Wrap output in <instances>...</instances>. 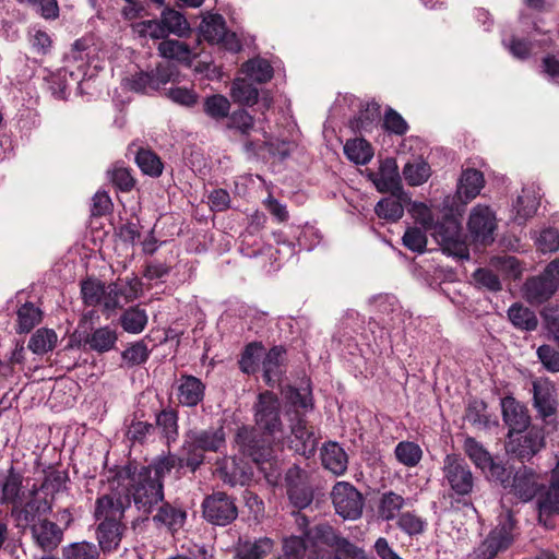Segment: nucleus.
<instances>
[{"instance_id":"nucleus-1","label":"nucleus","mask_w":559,"mask_h":559,"mask_svg":"<svg viewBox=\"0 0 559 559\" xmlns=\"http://www.w3.org/2000/svg\"><path fill=\"white\" fill-rule=\"evenodd\" d=\"M141 293L142 282L135 275L118 278L108 285L92 277L81 282L83 304L88 307L102 306L103 313L107 318L139 298Z\"/></svg>"},{"instance_id":"nucleus-2","label":"nucleus","mask_w":559,"mask_h":559,"mask_svg":"<svg viewBox=\"0 0 559 559\" xmlns=\"http://www.w3.org/2000/svg\"><path fill=\"white\" fill-rule=\"evenodd\" d=\"M227 449L225 420L205 429L185 432L180 451L186 455L187 471L195 473L205 462V453H224Z\"/></svg>"},{"instance_id":"nucleus-3","label":"nucleus","mask_w":559,"mask_h":559,"mask_svg":"<svg viewBox=\"0 0 559 559\" xmlns=\"http://www.w3.org/2000/svg\"><path fill=\"white\" fill-rule=\"evenodd\" d=\"M309 555L306 559H364L362 550L358 549L347 538L328 523L310 527Z\"/></svg>"},{"instance_id":"nucleus-4","label":"nucleus","mask_w":559,"mask_h":559,"mask_svg":"<svg viewBox=\"0 0 559 559\" xmlns=\"http://www.w3.org/2000/svg\"><path fill=\"white\" fill-rule=\"evenodd\" d=\"M118 476L130 479L128 495L132 497L139 511L150 514L159 502H163L164 484L153 480L147 469L132 471L131 466H126Z\"/></svg>"},{"instance_id":"nucleus-5","label":"nucleus","mask_w":559,"mask_h":559,"mask_svg":"<svg viewBox=\"0 0 559 559\" xmlns=\"http://www.w3.org/2000/svg\"><path fill=\"white\" fill-rule=\"evenodd\" d=\"M442 486L448 488V497L457 503L466 504L473 492L475 478L471 466L459 454H447L441 467Z\"/></svg>"},{"instance_id":"nucleus-6","label":"nucleus","mask_w":559,"mask_h":559,"mask_svg":"<svg viewBox=\"0 0 559 559\" xmlns=\"http://www.w3.org/2000/svg\"><path fill=\"white\" fill-rule=\"evenodd\" d=\"M282 403L278 396L272 391H264L258 395L253 405V417L257 428L265 436L273 439L283 433V421L281 417Z\"/></svg>"},{"instance_id":"nucleus-7","label":"nucleus","mask_w":559,"mask_h":559,"mask_svg":"<svg viewBox=\"0 0 559 559\" xmlns=\"http://www.w3.org/2000/svg\"><path fill=\"white\" fill-rule=\"evenodd\" d=\"M51 509V503L46 498L39 497L37 486L33 485L26 500L19 501L11 508L10 516L16 527L31 530L33 525H37L44 518H47Z\"/></svg>"},{"instance_id":"nucleus-8","label":"nucleus","mask_w":559,"mask_h":559,"mask_svg":"<svg viewBox=\"0 0 559 559\" xmlns=\"http://www.w3.org/2000/svg\"><path fill=\"white\" fill-rule=\"evenodd\" d=\"M335 513L343 520L356 521L365 508L364 495L349 481H336L330 492Z\"/></svg>"},{"instance_id":"nucleus-9","label":"nucleus","mask_w":559,"mask_h":559,"mask_svg":"<svg viewBox=\"0 0 559 559\" xmlns=\"http://www.w3.org/2000/svg\"><path fill=\"white\" fill-rule=\"evenodd\" d=\"M270 436L253 426L241 425L237 428L234 442L238 451L254 463L267 461L272 455Z\"/></svg>"},{"instance_id":"nucleus-10","label":"nucleus","mask_w":559,"mask_h":559,"mask_svg":"<svg viewBox=\"0 0 559 559\" xmlns=\"http://www.w3.org/2000/svg\"><path fill=\"white\" fill-rule=\"evenodd\" d=\"M202 512L209 523L218 526H226L238 516L234 499L222 491L205 497L202 502Z\"/></svg>"},{"instance_id":"nucleus-11","label":"nucleus","mask_w":559,"mask_h":559,"mask_svg":"<svg viewBox=\"0 0 559 559\" xmlns=\"http://www.w3.org/2000/svg\"><path fill=\"white\" fill-rule=\"evenodd\" d=\"M130 506L129 495L111 491L96 499L94 518L98 523L126 524L124 512Z\"/></svg>"},{"instance_id":"nucleus-12","label":"nucleus","mask_w":559,"mask_h":559,"mask_svg":"<svg viewBox=\"0 0 559 559\" xmlns=\"http://www.w3.org/2000/svg\"><path fill=\"white\" fill-rule=\"evenodd\" d=\"M532 392L533 406L538 417L547 425L555 424L559 403L554 383L546 378H539L533 381Z\"/></svg>"},{"instance_id":"nucleus-13","label":"nucleus","mask_w":559,"mask_h":559,"mask_svg":"<svg viewBox=\"0 0 559 559\" xmlns=\"http://www.w3.org/2000/svg\"><path fill=\"white\" fill-rule=\"evenodd\" d=\"M504 474L506 471L499 472L496 478L504 489L524 502L532 500L542 488L537 474L526 466L519 468L511 478L504 477Z\"/></svg>"},{"instance_id":"nucleus-14","label":"nucleus","mask_w":559,"mask_h":559,"mask_svg":"<svg viewBox=\"0 0 559 559\" xmlns=\"http://www.w3.org/2000/svg\"><path fill=\"white\" fill-rule=\"evenodd\" d=\"M545 445L544 437L538 430L508 433L507 453L519 461L528 462Z\"/></svg>"},{"instance_id":"nucleus-15","label":"nucleus","mask_w":559,"mask_h":559,"mask_svg":"<svg viewBox=\"0 0 559 559\" xmlns=\"http://www.w3.org/2000/svg\"><path fill=\"white\" fill-rule=\"evenodd\" d=\"M286 492L290 503L297 509H305L313 500V490L309 474L299 466L288 468L285 475Z\"/></svg>"},{"instance_id":"nucleus-16","label":"nucleus","mask_w":559,"mask_h":559,"mask_svg":"<svg viewBox=\"0 0 559 559\" xmlns=\"http://www.w3.org/2000/svg\"><path fill=\"white\" fill-rule=\"evenodd\" d=\"M435 238L449 254L460 259H469V251L465 242L461 239L459 224L453 219H445L435 224L432 227Z\"/></svg>"},{"instance_id":"nucleus-17","label":"nucleus","mask_w":559,"mask_h":559,"mask_svg":"<svg viewBox=\"0 0 559 559\" xmlns=\"http://www.w3.org/2000/svg\"><path fill=\"white\" fill-rule=\"evenodd\" d=\"M514 520L510 512L500 520L479 547L485 559H492L499 551L507 549L513 542Z\"/></svg>"},{"instance_id":"nucleus-18","label":"nucleus","mask_w":559,"mask_h":559,"mask_svg":"<svg viewBox=\"0 0 559 559\" xmlns=\"http://www.w3.org/2000/svg\"><path fill=\"white\" fill-rule=\"evenodd\" d=\"M468 230L475 241L488 245L493 241L496 229L495 213L486 205H476L467 222Z\"/></svg>"},{"instance_id":"nucleus-19","label":"nucleus","mask_w":559,"mask_h":559,"mask_svg":"<svg viewBox=\"0 0 559 559\" xmlns=\"http://www.w3.org/2000/svg\"><path fill=\"white\" fill-rule=\"evenodd\" d=\"M205 383L198 377L182 373L177 380L176 397L182 407L195 408L205 397Z\"/></svg>"},{"instance_id":"nucleus-20","label":"nucleus","mask_w":559,"mask_h":559,"mask_svg":"<svg viewBox=\"0 0 559 559\" xmlns=\"http://www.w3.org/2000/svg\"><path fill=\"white\" fill-rule=\"evenodd\" d=\"M201 32L205 40L211 44H223L231 51H238L240 44L234 33H229L224 17L219 14L211 15L201 25Z\"/></svg>"},{"instance_id":"nucleus-21","label":"nucleus","mask_w":559,"mask_h":559,"mask_svg":"<svg viewBox=\"0 0 559 559\" xmlns=\"http://www.w3.org/2000/svg\"><path fill=\"white\" fill-rule=\"evenodd\" d=\"M502 417L509 427V432H523L531 424V416L525 405L521 404L513 396H506L501 400Z\"/></svg>"},{"instance_id":"nucleus-22","label":"nucleus","mask_w":559,"mask_h":559,"mask_svg":"<svg viewBox=\"0 0 559 559\" xmlns=\"http://www.w3.org/2000/svg\"><path fill=\"white\" fill-rule=\"evenodd\" d=\"M290 448L306 457L313 455L317 447L314 433L307 427L305 417L299 415L298 412H296V418L290 425Z\"/></svg>"},{"instance_id":"nucleus-23","label":"nucleus","mask_w":559,"mask_h":559,"mask_svg":"<svg viewBox=\"0 0 559 559\" xmlns=\"http://www.w3.org/2000/svg\"><path fill=\"white\" fill-rule=\"evenodd\" d=\"M179 452V455L170 451L162 453L154 457L148 465L141 466L139 469H147L153 480L164 484L165 476L173 469L177 472L187 469L186 455L181 451Z\"/></svg>"},{"instance_id":"nucleus-24","label":"nucleus","mask_w":559,"mask_h":559,"mask_svg":"<svg viewBox=\"0 0 559 559\" xmlns=\"http://www.w3.org/2000/svg\"><path fill=\"white\" fill-rule=\"evenodd\" d=\"M29 531L35 545L43 551L57 549L63 539L62 528L47 518H44L37 525H33Z\"/></svg>"},{"instance_id":"nucleus-25","label":"nucleus","mask_w":559,"mask_h":559,"mask_svg":"<svg viewBox=\"0 0 559 559\" xmlns=\"http://www.w3.org/2000/svg\"><path fill=\"white\" fill-rule=\"evenodd\" d=\"M463 450L476 467L483 471L489 469L492 477H497L499 472H504V467L496 464L490 453L475 438L467 436L464 439Z\"/></svg>"},{"instance_id":"nucleus-26","label":"nucleus","mask_w":559,"mask_h":559,"mask_svg":"<svg viewBox=\"0 0 559 559\" xmlns=\"http://www.w3.org/2000/svg\"><path fill=\"white\" fill-rule=\"evenodd\" d=\"M23 475L11 465L5 475L0 476V506L14 507L23 495Z\"/></svg>"},{"instance_id":"nucleus-27","label":"nucleus","mask_w":559,"mask_h":559,"mask_svg":"<svg viewBox=\"0 0 559 559\" xmlns=\"http://www.w3.org/2000/svg\"><path fill=\"white\" fill-rule=\"evenodd\" d=\"M255 120L245 109L234 110L228 117L226 128L234 131L245 142V150L252 152L255 148V144L249 140L251 132L254 130Z\"/></svg>"},{"instance_id":"nucleus-28","label":"nucleus","mask_w":559,"mask_h":559,"mask_svg":"<svg viewBox=\"0 0 559 559\" xmlns=\"http://www.w3.org/2000/svg\"><path fill=\"white\" fill-rule=\"evenodd\" d=\"M187 521V511L182 507L165 502L158 507L153 515V522L157 526L166 527L171 533L178 532Z\"/></svg>"},{"instance_id":"nucleus-29","label":"nucleus","mask_w":559,"mask_h":559,"mask_svg":"<svg viewBox=\"0 0 559 559\" xmlns=\"http://www.w3.org/2000/svg\"><path fill=\"white\" fill-rule=\"evenodd\" d=\"M321 462L335 476H342L347 471L348 456L337 442L329 441L321 449Z\"/></svg>"},{"instance_id":"nucleus-30","label":"nucleus","mask_w":559,"mask_h":559,"mask_svg":"<svg viewBox=\"0 0 559 559\" xmlns=\"http://www.w3.org/2000/svg\"><path fill=\"white\" fill-rule=\"evenodd\" d=\"M273 546L269 537L254 540L240 537L235 546V559H262L272 551Z\"/></svg>"},{"instance_id":"nucleus-31","label":"nucleus","mask_w":559,"mask_h":559,"mask_svg":"<svg viewBox=\"0 0 559 559\" xmlns=\"http://www.w3.org/2000/svg\"><path fill=\"white\" fill-rule=\"evenodd\" d=\"M155 429L159 430L160 437L165 439L167 447L175 443L179 437V414L178 411L168 406L155 414Z\"/></svg>"},{"instance_id":"nucleus-32","label":"nucleus","mask_w":559,"mask_h":559,"mask_svg":"<svg viewBox=\"0 0 559 559\" xmlns=\"http://www.w3.org/2000/svg\"><path fill=\"white\" fill-rule=\"evenodd\" d=\"M286 353L287 352L284 346L275 345L265 354L262 360V377L267 385L273 386L280 381Z\"/></svg>"},{"instance_id":"nucleus-33","label":"nucleus","mask_w":559,"mask_h":559,"mask_svg":"<svg viewBox=\"0 0 559 559\" xmlns=\"http://www.w3.org/2000/svg\"><path fill=\"white\" fill-rule=\"evenodd\" d=\"M484 183L485 180L481 171L474 168L463 170L457 182V198L464 203L469 202L480 193Z\"/></svg>"},{"instance_id":"nucleus-34","label":"nucleus","mask_w":559,"mask_h":559,"mask_svg":"<svg viewBox=\"0 0 559 559\" xmlns=\"http://www.w3.org/2000/svg\"><path fill=\"white\" fill-rule=\"evenodd\" d=\"M556 292V286H552L543 274L527 278L523 287V295L531 305L547 301Z\"/></svg>"},{"instance_id":"nucleus-35","label":"nucleus","mask_w":559,"mask_h":559,"mask_svg":"<svg viewBox=\"0 0 559 559\" xmlns=\"http://www.w3.org/2000/svg\"><path fill=\"white\" fill-rule=\"evenodd\" d=\"M107 178L109 182L122 193L131 192L136 186L133 169L127 166L122 160L114 163L108 168Z\"/></svg>"},{"instance_id":"nucleus-36","label":"nucleus","mask_w":559,"mask_h":559,"mask_svg":"<svg viewBox=\"0 0 559 559\" xmlns=\"http://www.w3.org/2000/svg\"><path fill=\"white\" fill-rule=\"evenodd\" d=\"M160 57L175 60L183 64H191L194 59V55L190 46L178 39H164L158 44L157 47Z\"/></svg>"},{"instance_id":"nucleus-37","label":"nucleus","mask_w":559,"mask_h":559,"mask_svg":"<svg viewBox=\"0 0 559 559\" xmlns=\"http://www.w3.org/2000/svg\"><path fill=\"white\" fill-rule=\"evenodd\" d=\"M117 341L118 333L116 329L109 325L94 329L85 338V343L90 349L99 354L114 349Z\"/></svg>"},{"instance_id":"nucleus-38","label":"nucleus","mask_w":559,"mask_h":559,"mask_svg":"<svg viewBox=\"0 0 559 559\" xmlns=\"http://www.w3.org/2000/svg\"><path fill=\"white\" fill-rule=\"evenodd\" d=\"M126 530V524L98 523L96 533L100 549L104 552L116 550Z\"/></svg>"},{"instance_id":"nucleus-39","label":"nucleus","mask_w":559,"mask_h":559,"mask_svg":"<svg viewBox=\"0 0 559 559\" xmlns=\"http://www.w3.org/2000/svg\"><path fill=\"white\" fill-rule=\"evenodd\" d=\"M134 162L145 176L158 178L163 174L164 163L160 157L150 148L139 147L134 156Z\"/></svg>"},{"instance_id":"nucleus-40","label":"nucleus","mask_w":559,"mask_h":559,"mask_svg":"<svg viewBox=\"0 0 559 559\" xmlns=\"http://www.w3.org/2000/svg\"><path fill=\"white\" fill-rule=\"evenodd\" d=\"M508 318L514 328L522 331H534L538 325L535 312L520 302L510 306Z\"/></svg>"},{"instance_id":"nucleus-41","label":"nucleus","mask_w":559,"mask_h":559,"mask_svg":"<svg viewBox=\"0 0 559 559\" xmlns=\"http://www.w3.org/2000/svg\"><path fill=\"white\" fill-rule=\"evenodd\" d=\"M539 206V201L535 193L528 189H522L518 195L513 209L515 211L514 221L524 224L528 218L535 215Z\"/></svg>"},{"instance_id":"nucleus-42","label":"nucleus","mask_w":559,"mask_h":559,"mask_svg":"<svg viewBox=\"0 0 559 559\" xmlns=\"http://www.w3.org/2000/svg\"><path fill=\"white\" fill-rule=\"evenodd\" d=\"M539 521L544 515L559 514V462L552 472L551 485L538 502Z\"/></svg>"},{"instance_id":"nucleus-43","label":"nucleus","mask_w":559,"mask_h":559,"mask_svg":"<svg viewBox=\"0 0 559 559\" xmlns=\"http://www.w3.org/2000/svg\"><path fill=\"white\" fill-rule=\"evenodd\" d=\"M344 154L346 157L357 164L366 165L373 157L371 144L365 139H350L344 145Z\"/></svg>"},{"instance_id":"nucleus-44","label":"nucleus","mask_w":559,"mask_h":559,"mask_svg":"<svg viewBox=\"0 0 559 559\" xmlns=\"http://www.w3.org/2000/svg\"><path fill=\"white\" fill-rule=\"evenodd\" d=\"M230 96L235 103L251 107L258 103L259 91L246 79L238 78L231 84Z\"/></svg>"},{"instance_id":"nucleus-45","label":"nucleus","mask_w":559,"mask_h":559,"mask_svg":"<svg viewBox=\"0 0 559 559\" xmlns=\"http://www.w3.org/2000/svg\"><path fill=\"white\" fill-rule=\"evenodd\" d=\"M242 71L252 81L263 84L273 79L274 69L270 61L263 58L249 59L242 64Z\"/></svg>"},{"instance_id":"nucleus-46","label":"nucleus","mask_w":559,"mask_h":559,"mask_svg":"<svg viewBox=\"0 0 559 559\" xmlns=\"http://www.w3.org/2000/svg\"><path fill=\"white\" fill-rule=\"evenodd\" d=\"M380 105L374 102L361 104L358 114L350 120V127L356 131H368L380 117Z\"/></svg>"},{"instance_id":"nucleus-47","label":"nucleus","mask_w":559,"mask_h":559,"mask_svg":"<svg viewBox=\"0 0 559 559\" xmlns=\"http://www.w3.org/2000/svg\"><path fill=\"white\" fill-rule=\"evenodd\" d=\"M44 474L45 477L41 485L37 487L38 492L47 491L55 495L67 489V483L69 481L68 471L49 466L44 471Z\"/></svg>"},{"instance_id":"nucleus-48","label":"nucleus","mask_w":559,"mask_h":559,"mask_svg":"<svg viewBox=\"0 0 559 559\" xmlns=\"http://www.w3.org/2000/svg\"><path fill=\"white\" fill-rule=\"evenodd\" d=\"M147 320V314L144 309L130 307L122 312L119 322L126 332L139 334L145 329Z\"/></svg>"},{"instance_id":"nucleus-49","label":"nucleus","mask_w":559,"mask_h":559,"mask_svg":"<svg viewBox=\"0 0 559 559\" xmlns=\"http://www.w3.org/2000/svg\"><path fill=\"white\" fill-rule=\"evenodd\" d=\"M394 455L400 464L411 468L421 461L423 450L416 442L400 441L394 449Z\"/></svg>"},{"instance_id":"nucleus-50","label":"nucleus","mask_w":559,"mask_h":559,"mask_svg":"<svg viewBox=\"0 0 559 559\" xmlns=\"http://www.w3.org/2000/svg\"><path fill=\"white\" fill-rule=\"evenodd\" d=\"M17 333H28L41 321V310L33 302H25L17 309Z\"/></svg>"},{"instance_id":"nucleus-51","label":"nucleus","mask_w":559,"mask_h":559,"mask_svg":"<svg viewBox=\"0 0 559 559\" xmlns=\"http://www.w3.org/2000/svg\"><path fill=\"white\" fill-rule=\"evenodd\" d=\"M404 504L405 499L401 495L392 490L383 492L379 501V514L383 520L392 521L397 516Z\"/></svg>"},{"instance_id":"nucleus-52","label":"nucleus","mask_w":559,"mask_h":559,"mask_svg":"<svg viewBox=\"0 0 559 559\" xmlns=\"http://www.w3.org/2000/svg\"><path fill=\"white\" fill-rule=\"evenodd\" d=\"M264 347L261 342H251L247 344L238 361L240 370L246 374H252L258 371L259 360Z\"/></svg>"},{"instance_id":"nucleus-53","label":"nucleus","mask_w":559,"mask_h":559,"mask_svg":"<svg viewBox=\"0 0 559 559\" xmlns=\"http://www.w3.org/2000/svg\"><path fill=\"white\" fill-rule=\"evenodd\" d=\"M57 334L50 329H38L29 338L28 348L37 355H44L55 348Z\"/></svg>"},{"instance_id":"nucleus-54","label":"nucleus","mask_w":559,"mask_h":559,"mask_svg":"<svg viewBox=\"0 0 559 559\" xmlns=\"http://www.w3.org/2000/svg\"><path fill=\"white\" fill-rule=\"evenodd\" d=\"M430 175V165L424 159L407 163L403 168L404 179L412 187L423 185L429 179Z\"/></svg>"},{"instance_id":"nucleus-55","label":"nucleus","mask_w":559,"mask_h":559,"mask_svg":"<svg viewBox=\"0 0 559 559\" xmlns=\"http://www.w3.org/2000/svg\"><path fill=\"white\" fill-rule=\"evenodd\" d=\"M155 431V426L148 421L139 420L135 417L127 426L126 439L132 444L143 445Z\"/></svg>"},{"instance_id":"nucleus-56","label":"nucleus","mask_w":559,"mask_h":559,"mask_svg":"<svg viewBox=\"0 0 559 559\" xmlns=\"http://www.w3.org/2000/svg\"><path fill=\"white\" fill-rule=\"evenodd\" d=\"M203 110L210 118L219 121L229 116L230 103L224 95L214 94L205 97Z\"/></svg>"},{"instance_id":"nucleus-57","label":"nucleus","mask_w":559,"mask_h":559,"mask_svg":"<svg viewBox=\"0 0 559 559\" xmlns=\"http://www.w3.org/2000/svg\"><path fill=\"white\" fill-rule=\"evenodd\" d=\"M310 545V528L304 532L302 536H289L283 542V552L289 557H296L301 559L305 555L306 558L309 555Z\"/></svg>"},{"instance_id":"nucleus-58","label":"nucleus","mask_w":559,"mask_h":559,"mask_svg":"<svg viewBox=\"0 0 559 559\" xmlns=\"http://www.w3.org/2000/svg\"><path fill=\"white\" fill-rule=\"evenodd\" d=\"M150 357V349L143 341L131 343L122 353V364L127 367H134L145 364Z\"/></svg>"},{"instance_id":"nucleus-59","label":"nucleus","mask_w":559,"mask_h":559,"mask_svg":"<svg viewBox=\"0 0 559 559\" xmlns=\"http://www.w3.org/2000/svg\"><path fill=\"white\" fill-rule=\"evenodd\" d=\"M63 559H98L96 545L88 542L72 543L62 548Z\"/></svg>"},{"instance_id":"nucleus-60","label":"nucleus","mask_w":559,"mask_h":559,"mask_svg":"<svg viewBox=\"0 0 559 559\" xmlns=\"http://www.w3.org/2000/svg\"><path fill=\"white\" fill-rule=\"evenodd\" d=\"M376 214L383 219L396 222L404 214V207L402 203L394 198H384L380 200L376 207Z\"/></svg>"},{"instance_id":"nucleus-61","label":"nucleus","mask_w":559,"mask_h":559,"mask_svg":"<svg viewBox=\"0 0 559 559\" xmlns=\"http://www.w3.org/2000/svg\"><path fill=\"white\" fill-rule=\"evenodd\" d=\"M426 521L414 512L401 513L397 519V526L409 536L419 535L426 528Z\"/></svg>"},{"instance_id":"nucleus-62","label":"nucleus","mask_w":559,"mask_h":559,"mask_svg":"<svg viewBox=\"0 0 559 559\" xmlns=\"http://www.w3.org/2000/svg\"><path fill=\"white\" fill-rule=\"evenodd\" d=\"M382 128L391 134L404 135L409 126L406 120L393 108H388L384 112Z\"/></svg>"},{"instance_id":"nucleus-63","label":"nucleus","mask_w":559,"mask_h":559,"mask_svg":"<svg viewBox=\"0 0 559 559\" xmlns=\"http://www.w3.org/2000/svg\"><path fill=\"white\" fill-rule=\"evenodd\" d=\"M286 397L296 408H300L306 412L313 408V397L309 386L301 389L289 386L286 393Z\"/></svg>"},{"instance_id":"nucleus-64","label":"nucleus","mask_w":559,"mask_h":559,"mask_svg":"<svg viewBox=\"0 0 559 559\" xmlns=\"http://www.w3.org/2000/svg\"><path fill=\"white\" fill-rule=\"evenodd\" d=\"M425 229L408 227L403 236V245L413 252L424 253L427 247Z\"/></svg>"}]
</instances>
